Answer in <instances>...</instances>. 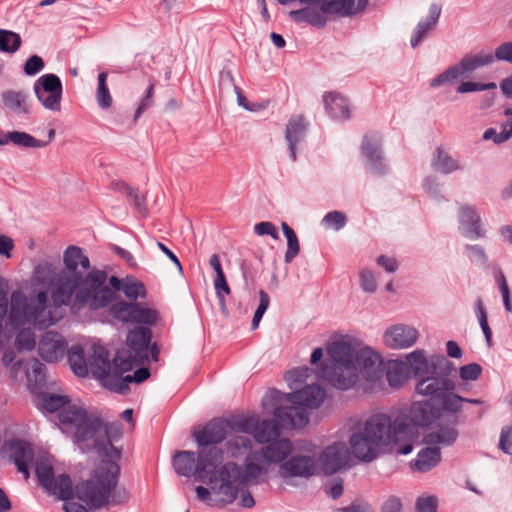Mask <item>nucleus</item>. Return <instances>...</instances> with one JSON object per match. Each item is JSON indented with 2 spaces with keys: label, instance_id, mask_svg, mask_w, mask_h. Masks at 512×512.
<instances>
[{
  "label": "nucleus",
  "instance_id": "1",
  "mask_svg": "<svg viewBox=\"0 0 512 512\" xmlns=\"http://www.w3.org/2000/svg\"><path fill=\"white\" fill-rule=\"evenodd\" d=\"M64 268L55 272L50 262L39 263L34 274L41 284H49L52 303L48 293L39 291L36 296H25L19 291L11 295L10 321L19 326L33 324L39 329H46L63 318V306L72 301L75 306H88L91 310L106 308L115 294L103 284L107 281L104 270L90 269V260L82 248L70 245L63 253Z\"/></svg>",
  "mask_w": 512,
  "mask_h": 512
},
{
  "label": "nucleus",
  "instance_id": "2",
  "mask_svg": "<svg viewBox=\"0 0 512 512\" xmlns=\"http://www.w3.org/2000/svg\"><path fill=\"white\" fill-rule=\"evenodd\" d=\"M66 395L42 393L39 407L48 413L58 410L60 423L73 433V441L82 453L95 451L99 455L121 458L122 450L114 446L122 437L118 422H104L97 412H88L83 407L70 405Z\"/></svg>",
  "mask_w": 512,
  "mask_h": 512
},
{
  "label": "nucleus",
  "instance_id": "3",
  "mask_svg": "<svg viewBox=\"0 0 512 512\" xmlns=\"http://www.w3.org/2000/svg\"><path fill=\"white\" fill-rule=\"evenodd\" d=\"M407 361L416 381V393L437 404L441 411L458 416L463 403L482 404L480 399L465 398L455 392L457 385L451 377L455 366L444 355L427 357L423 349H417L407 355Z\"/></svg>",
  "mask_w": 512,
  "mask_h": 512
},
{
  "label": "nucleus",
  "instance_id": "4",
  "mask_svg": "<svg viewBox=\"0 0 512 512\" xmlns=\"http://www.w3.org/2000/svg\"><path fill=\"white\" fill-rule=\"evenodd\" d=\"M333 363L320 366V376L340 390L352 388L359 375L373 384L379 382L385 373L383 358L369 347L356 349L346 341H335L328 347Z\"/></svg>",
  "mask_w": 512,
  "mask_h": 512
},
{
  "label": "nucleus",
  "instance_id": "5",
  "mask_svg": "<svg viewBox=\"0 0 512 512\" xmlns=\"http://www.w3.org/2000/svg\"><path fill=\"white\" fill-rule=\"evenodd\" d=\"M348 443L355 458L370 463L382 451L398 445L400 441L393 428L392 418L385 413H376L351 425Z\"/></svg>",
  "mask_w": 512,
  "mask_h": 512
},
{
  "label": "nucleus",
  "instance_id": "6",
  "mask_svg": "<svg viewBox=\"0 0 512 512\" xmlns=\"http://www.w3.org/2000/svg\"><path fill=\"white\" fill-rule=\"evenodd\" d=\"M105 457L95 471L94 479L76 485V497L92 509H100L109 503L120 505L128 502L130 495L124 487L117 488L120 477V458Z\"/></svg>",
  "mask_w": 512,
  "mask_h": 512
},
{
  "label": "nucleus",
  "instance_id": "7",
  "mask_svg": "<svg viewBox=\"0 0 512 512\" xmlns=\"http://www.w3.org/2000/svg\"><path fill=\"white\" fill-rule=\"evenodd\" d=\"M223 461V451L219 447L193 451H179L173 457V467L179 476L190 477L211 484L216 495L218 467Z\"/></svg>",
  "mask_w": 512,
  "mask_h": 512
},
{
  "label": "nucleus",
  "instance_id": "8",
  "mask_svg": "<svg viewBox=\"0 0 512 512\" xmlns=\"http://www.w3.org/2000/svg\"><path fill=\"white\" fill-rule=\"evenodd\" d=\"M263 473L260 465L245 459L244 469L234 462H227L218 468L216 495L224 503H232L239 491Z\"/></svg>",
  "mask_w": 512,
  "mask_h": 512
},
{
  "label": "nucleus",
  "instance_id": "9",
  "mask_svg": "<svg viewBox=\"0 0 512 512\" xmlns=\"http://www.w3.org/2000/svg\"><path fill=\"white\" fill-rule=\"evenodd\" d=\"M434 419L433 406L426 400L413 402L409 413L397 415L392 423L399 441H402L414 434L417 427L428 426Z\"/></svg>",
  "mask_w": 512,
  "mask_h": 512
},
{
  "label": "nucleus",
  "instance_id": "10",
  "mask_svg": "<svg viewBox=\"0 0 512 512\" xmlns=\"http://www.w3.org/2000/svg\"><path fill=\"white\" fill-rule=\"evenodd\" d=\"M268 396L274 406V420L278 421L280 429L304 428L309 423V414L306 408L297 404L286 407L280 405L283 401L286 402L285 394L272 389Z\"/></svg>",
  "mask_w": 512,
  "mask_h": 512
},
{
  "label": "nucleus",
  "instance_id": "11",
  "mask_svg": "<svg viewBox=\"0 0 512 512\" xmlns=\"http://www.w3.org/2000/svg\"><path fill=\"white\" fill-rule=\"evenodd\" d=\"M110 315L123 323L154 325L158 319L155 309L142 306L137 302L119 300L109 307Z\"/></svg>",
  "mask_w": 512,
  "mask_h": 512
},
{
  "label": "nucleus",
  "instance_id": "12",
  "mask_svg": "<svg viewBox=\"0 0 512 512\" xmlns=\"http://www.w3.org/2000/svg\"><path fill=\"white\" fill-rule=\"evenodd\" d=\"M34 94L41 105L49 111L59 112L63 85L61 79L53 73L40 76L33 84Z\"/></svg>",
  "mask_w": 512,
  "mask_h": 512
},
{
  "label": "nucleus",
  "instance_id": "13",
  "mask_svg": "<svg viewBox=\"0 0 512 512\" xmlns=\"http://www.w3.org/2000/svg\"><path fill=\"white\" fill-rule=\"evenodd\" d=\"M307 454L295 453L278 467V475L286 483L293 478H309L316 474L317 462L315 453L307 450Z\"/></svg>",
  "mask_w": 512,
  "mask_h": 512
},
{
  "label": "nucleus",
  "instance_id": "14",
  "mask_svg": "<svg viewBox=\"0 0 512 512\" xmlns=\"http://www.w3.org/2000/svg\"><path fill=\"white\" fill-rule=\"evenodd\" d=\"M366 169L381 177L387 174L389 167L382 150V139L378 133L366 134L360 146Z\"/></svg>",
  "mask_w": 512,
  "mask_h": 512
},
{
  "label": "nucleus",
  "instance_id": "15",
  "mask_svg": "<svg viewBox=\"0 0 512 512\" xmlns=\"http://www.w3.org/2000/svg\"><path fill=\"white\" fill-rule=\"evenodd\" d=\"M458 424L459 417L454 414H451L448 419L440 418L433 429L423 436V444L440 447V449L453 446L459 437Z\"/></svg>",
  "mask_w": 512,
  "mask_h": 512
},
{
  "label": "nucleus",
  "instance_id": "16",
  "mask_svg": "<svg viewBox=\"0 0 512 512\" xmlns=\"http://www.w3.org/2000/svg\"><path fill=\"white\" fill-rule=\"evenodd\" d=\"M351 451L344 442H334L320 453V462L325 474L332 475L348 466Z\"/></svg>",
  "mask_w": 512,
  "mask_h": 512
},
{
  "label": "nucleus",
  "instance_id": "17",
  "mask_svg": "<svg viewBox=\"0 0 512 512\" xmlns=\"http://www.w3.org/2000/svg\"><path fill=\"white\" fill-rule=\"evenodd\" d=\"M229 421L223 418H214L210 420L202 429L194 431L193 437L199 447L209 449L217 447L226 439Z\"/></svg>",
  "mask_w": 512,
  "mask_h": 512
},
{
  "label": "nucleus",
  "instance_id": "18",
  "mask_svg": "<svg viewBox=\"0 0 512 512\" xmlns=\"http://www.w3.org/2000/svg\"><path fill=\"white\" fill-rule=\"evenodd\" d=\"M418 336L419 332L416 328L406 324H396L385 331L383 341L391 349H407L416 343Z\"/></svg>",
  "mask_w": 512,
  "mask_h": 512
},
{
  "label": "nucleus",
  "instance_id": "19",
  "mask_svg": "<svg viewBox=\"0 0 512 512\" xmlns=\"http://www.w3.org/2000/svg\"><path fill=\"white\" fill-rule=\"evenodd\" d=\"M67 349V342L64 337L54 331L46 332L40 339L38 345L39 355L47 362H57L62 359Z\"/></svg>",
  "mask_w": 512,
  "mask_h": 512
},
{
  "label": "nucleus",
  "instance_id": "20",
  "mask_svg": "<svg viewBox=\"0 0 512 512\" xmlns=\"http://www.w3.org/2000/svg\"><path fill=\"white\" fill-rule=\"evenodd\" d=\"M326 396L325 390L317 385H307L303 389L285 394L286 402L297 404L304 408H318Z\"/></svg>",
  "mask_w": 512,
  "mask_h": 512
},
{
  "label": "nucleus",
  "instance_id": "21",
  "mask_svg": "<svg viewBox=\"0 0 512 512\" xmlns=\"http://www.w3.org/2000/svg\"><path fill=\"white\" fill-rule=\"evenodd\" d=\"M152 331L149 327L136 326L126 336V345L134 353L139 363L148 360V348L151 344Z\"/></svg>",
  "mask_w": 512,
  "mask_h": 512
},
{
  "label": "nucleus",
  "instance_id": "22",
  "mask_svg": "<svg viewBox=\"0 0 512 512\" xmlns=\"http://www.w3.org/2000/svg\"><path fill=\"white\" fill-rule=\"evenodd\" d=\"M459 231L470 240L484 237L485 230L481 227V218L473 206L462 205L460 207Z\"/></svg>",
  "mask_w": 512,
  "mask_h": 512
},
{
  "label": "nucleus",
  "instance_id": "23",
  "mask_svg": "<svg viewBox=\"0 0 512 512\" xmlns=\"http://www.w3.org/2000/svg\"><path fill=\"white\" fill-rule=\"evenodd\" d=\"M92 353L89 354L88 369L95 379L102 384L111 376L112 362L109 359L108 351L101 345H92Z\"/></svg>",
  "mask_w": 512,
  "mask_h": 512
},
{
  "label": "nucleus",
  "instance_id": "24",
  "mask_svg": "<svg viewBox=\"0 0 512 512\" xmlns=\"http://www.w3.org/2000/svg\"><path fill=\"white\" fill-rule=\"evenodd\" d=\"M293 453V444L288 438H275L267 442L259 451L260 456L268 463L286 461Z\"/></svg>",
  "mask_w": 512,
  "mask_h": 512
},
{
  "label": "nucleus",
  "instance_id": "25",
  "mask_svg": "<svg viewBox=\"0 0 512 512\" xmlns=\"http://www.w3.org/2000/svg\"><path fill=\"white\" fill-rule=\"evenodd\" d=\"M9 451L11 458L17 467V470L22 473L27 479L30 475L29 470L34 461V451L32 446L24 440H13L9 442Z\"/></svg>",
  "mask_w": 512,
  "mask_h": 512
},
{
  "label": "nucleus",
  "instance_id": "26",
  "mask_svg": "<svg viewBox=\"0 0 512 512\" xmlns=\"http://www.w3.org/2000/svg\"><path fill=\"white\" fill-rule=\"evenodd\" d=\"M308 128V122L302 115H293L285 131V139L288 143L289 155L293 162L297 160L296 146L304 140Z\"/></svg>",
  "mask_w": 512,
  "mask_h": 512
},
{
  "label": "nucleus",
  "instance_id": "27",
  "mask_svg": "<svg viewBox=\"0 0 512 512\" xmlns=\"http://www.w3.org/2000/svg\"><path fill=\"white\" fill-rule=\"evenodd\" d=\"M441 11L442 9L440 5L435 3L430 5L428 16L418 22L412 33L410 39L412 48L419 46L427 37L428 33L435 29L441 15Z\"/></svg>",
  "mask_w": 512,
  "mask_h": 512
},
{
  "label": "nucleus",
  "instance_id": "28",
  "mask_svg": "<svg viewBox=\"0 0 512 512\" xmlns=\"http://www.w3.org/2000/svg\"><path fill=\"white\" fill-rule=\"evenodd\" d=\"M4 106L17 115H29L31 113V100L26 91L8 89L1 93Z\"/></svg>",
  "mask_w": 512,
  "mask_h": 512
},
{
  "label": "nucleus",
  "instance_id": "29",
  "mask_svg": "<svg viewBox=\"0 0 512 512\" xmlns=\"http://www.w3.org/2000/svg\"><path fill=\"white\" fill-rule=\"evenodd\" d=\"M366 2L367 0H358V8H355V0H323L320 10L327 15L352 16L363 8Z\"/></svg>",
  "mask_w": 512,
  "mask_h": 512
},
{
  "label": "nucleus",
  "instance_id": "30",
  "mask_svg": "<svg viewBox=\"0 0 512 512\" xmlns=\"http://www.w3.org/2000/svg\"><path fill=\"white\" fill-rule=\"evenodd\" d=\"M441 459L440 447L426 445L418 452L416 459L410 462V466L418 472L425 473L436 467Z\"/></svg>",
  "mask_w": 512,
  "mask_h": 512
},
{
  "label": "nucleus",
  "instance_id": "31",
  "mask_svg": "<svg viewBox=\"0 0 512 512\" xmlns=\"http://www.w3.org/2000/svg\"><path fill=\"white\" fill-rule=\"evenodd\" d=\"M326 112L335 119L346 121L350 119L351 112L346 98L338 93L329 92L323 96Z\"/></svg>",
  "mask_w": 512,
  "mask_h": 512
},
{
  "label": "nucleus",
  "instance_id": "32",
  "mask_svg": "<svg viewBox=\"0 0 512 512\" xmlns=\"http://www.w3.org/2000/svg\"><path fill=\"white\" fill-rule=\"evenodd\" d=\"M323 14L321 10L307 6L290 11L289 17L296 23H308L316 28H323L327 23V19Z\"/></svg>",
  "mask_w": 512,
  "mask_h": 512
},
{
  "label": "nucleus",
  "instance_id": "33",
  "mask_svg": "<svg viewBox=\"0 0 512 512\" xmlns=\"http://www.w3.org/2000/svg\"><path fill=\"white\" fill-rule=\"evenodd\" d=\"M69 365L78 377H86L89 374V354L86 355L84 349L80 345H73L68 351Z\"/></svg>",
  "mask_w": 512,
  "mask_h": 512
},
{
  "label": "nucleus",
  "instance_id": "34",
  "mask_svg": "<svg viewBox=\"0 0 512 512\" xmlns=\"http://www.w3.org/2000/svg\"><path fill=\"white\" fill-rule=\"evenodd\" d=\"M280 435L281 429L278 421L274 419H266L257 421L253 437L256 442L266 444L267 442L280 437Z\"/></svg>",
  "mask_w": 512,
  "mask_h": 512
},
{
  "label": "nucleus",
  "instance_id": "35",
  "mask_svg": "<svg viewBox=\"0 0 512 512\" xmlns=\"http://www.w3.org/2000/svg\"><path fill=\"white\" fill-rule=\"evenodd\" d=\"M495 62V57L492 53H479L475 55H467L463 57L458 63L462 74L472 73L475 70L491 65Z\"/></svg>",
  "mask_w": 512,
  "mask_h": 512
},
{
  "label": "nucleus",
  "instance_id": "36",
  "mask_svg": "<svg viewBox=\"0 0 512 512\" xmlns=\"http://www.w3.org/2000/svg\"><path fill=\"white\" fill-rule=\"evenodd\" d=\"M61 500L73 499L76 487L73 489L71 478L67 474H61L53 480V484L47 489Z\"/></svg>",
  "mask_w": 512,
  "mask_h": 512
},
{
  "label": "nucleus",
  "instance_id": "37",
  "mask_svg": "<svg viewBox=\"0 0 512 512\" xmlns=\"http://www.w3.org/2000/svg\"><path fill=\"white\" fill-rule=\"evenodd\" d=\"M432 167L443 174H450L462 168L456 160L441 148H437L434 152Z\"/></svg>",
  "mask_w": 512,
  "mask_h": 512
},
{
  "label": "nucleus",
  "instance_id": "38",
  "mask_svg": "<svg viewBox=\"0 0 512 512\" xmlns=\"http://www.w3.org/2000/svg\"><path fill=\"white\" fill-rule=\"evenodd\" d=\"M7 143L11 141L13 144L23 148H43L47 146V142H43L26 132L12 131L6 134Z\"/></svg>",
  "mask_w": 512,
  "mask_h": 512
},
{
  "label": "nucleus",
  "instance_id": "39",
  "mask_svg": "<svg viewBox=\"0 0 512 512\" xmlns=\"http://www.w3.org/2000/svg\"><path fill=\"white\" fill-rule=\"evenodd\" d=\"M226 447L230 457L239 458L252 449V441L247 436L237 435L227 441Z\"/></svg>",
  "mask_w": 512,
  "mask_h": 512
},
{
  "label": "nucleus",
  "instance_id": "40",
  "mask_svg": "<svg viewBox=\"0 0 512 512\" xmlns=\"http://www.w3.org/2000/svg\"><path fill=\"white\" fill-rule=\"evenodd\" d=\"M45 371L46 366L38 359H33V361L30 364V371H28L27 373V378L34 392L45 386Z\"/></svg>",
  "mask_w": 512,
  "mask_h": 512
},
{
  "label": "nucleus",
  "instance_id": "41",
  "mask_svg": "<svg viewBox=\"0 0 512 512\" xmlns=\"http://www.w3.org/2000/svg\"><path fill=\"white\" fill-rule=\"evenodd\" d=\"M407 367L402 362H394L386 371V379L392 388L401 387L407 380Z\"/></svg>",
  "mask_w": 512,
  "mask_h": 512
},
{
  "label": "nucleus",
  "instance_id": "42",
  "mask_svg": "<svg viewBox=\"0 0 512 512\" xmlns=\"http://www.w3.org/2000/svg\"><path fill=\"white\" fill-rule=\"evenodd\" d=\"M107 72L103 71L98 75L96 99L101 109H108L112 105V96L107 85Z\"/></svg>",
  "mask_w": 512,
  "mask_h": 512
},
{
  "label": "nucleus",
  "instance_id": "43",
  "mask_svg": "<svg viewBox=\"0 0 512 512\" xmlns=\"http://www.w3.org/2000/svg\"><path fill=\"white\" fill-rule=\"evenodd\" d=\"M21 37L18 33L0 29V50L6 53H14L21 46Z\"/></svg>",
  "mask_w": 512,
  "mask_h": 512
},
{
  "label": "nucleus",
  "instance_id": "44",
  "mask_svg": "<svg viewBox=\"0 0 512 512\" xmlns=\"http://www.w3.org/2000/svg\"><path fill=\"white\" fill-rule=\"evenodd\" d=\"M122 292L128 299L133 301H136L138 298L146 297V289L144 284L132 276L126 277Z\"/></svg>",
  "mask_w": 512,
  "mask_h": 512
},
{
  "label": "nucleus",
  "instance_id": "45",
  "mask_svg": "<svg viewBox=\"0 0 512 512\" xmlns=\"http://www.w3.org/2000/svg\"><path fill=\"white\" fill-rule=\"evenodd\" d=\"M512 136V119L501 126V131L497 132L494 128H488L483 134L484 140H493L495 144H501L509 140Z\"/></svg>",
  "mask_w": 512,
  "mask_h": 512
},
{
  "label": "nucleus",
  "instance_id": "46",
  "mask_svg": "<svg viewBox=\"0 0 512 512\" xmlns=\"http://www.w3.org/2000/svg\"><path fill=\"white\" fill-rule=\"evenodd\" d=\"M115 188L119 192L127 195L133 201L134 206L139 212H143L146 209V198L137 189L130 187L125 182L116 183Z\"/></svg>",
  "mask_w": 512,
  "mask_h": 512
},
{
  "label": "nucleus",
  "instance_id": "47",
  "mask_svg": "<svg viewBox=\"0 0 512 512\" xmlns=\"http://www.w3.org/2000/svg\"><path fill=\"white\" fill-rule=\"evenodd\" d=\"M134 382L133 375H126V376H109V378L105 381L103 384L108 389L115 391L120 394H126L130 388L129 384Z\"/></svg>",
  "mask_w": 512,
  "mask_h": 512
},
{
  "label": "nucleus",
  "instance_id": "48",
  "mask_svg": "<svg viewBox=\"0 0 512 512\" xmlns=\"http://www.w3.org/2000/svg\"><path fill=\"white\" fill-rule=\"evenodd\" d=\"M461 69L457 64L449 67L444 72L440 73L430 81V87L437 88L447 83H451L460 76H462Z\"/></svg>",
  "mask_w": 512,
  "mask_h": 512
},
{
  "label": "nucleus",
  "instance_id": "49",
  "mask_svg": "<svg viewBox=\"0 0 512 512\" xmlns=\"http://www.w3.org/2000/svg\"><path fill=\"white\" fill-rule=\"evenodd\" d=\"M35 473L39 484L46 490L49 489L55 479L53 467L46 462H38L35 466Z\"/></svg>",
  "mask_w": 512,
  "mask_h": 512
},
{
  "label": "nucleus",
  "instance_id": "50",
  "mask_svg": "<svg viewBox=\"0 0 512 512\" xmlns=\"http://www.w3.org/2000/svg\"><path fill=\"white\" fill-rule=\"evenodd\" d=\"M135 362L139 361L134 358H124L119 354H116L113 358L111 365V377L112 376H122L125 372H128L133 369Z\"/></svg>",
  "mask_w": 512,
  "mask_h": 512
},
{
  "label": "nucleus",
  "instance_id": "51",
  "mask_svg": "<svg viewBox=\"0 0 512 512\" xmlns=\"http://www.w3.org/2000/svg\"><path fill=\"white\" fill-rule=\"evenodd\" d=\"M15 345L18 351H31L35 348V334L30 328L21 329L15 339Z\"/></svg>",
  "mask_w": 512,
  "mask_h": 512
},
{
  "label": "nucleus",
  "instance_id": "52",
  "mask_svg": "<svg viewBox=\"0 0 512 512\" xmlns=\"http://www.w3.org/2000/svg\"><path fill=\"white\" fill-rule=\"evenodd\" d=\"M465 254L469 258V260L480 266L488 265V255L486 254L484 248L480 245H465Z\"/></svg>",
  "mask_w": 512,
  "mask_h": 512
},
{
  "label": "nucleus",
  "instance_id": "53",
  "mask_svg": "<svg viewBox=\"0 0 512 512\" xmlns=\"http://www.w3.org/2000/svg\"><path fill=\"white\" fill-rule=\"evenodd\" d=\"M311 369L307 366L297 367L289 370L285 374V380L288 382L291 389H294V384H301L309 377Z\"/></svg>",
  "mask_w": 512,
  "mask_h": 512
},
{
  "label": "nucleus",
  "instance_id": "54",
  "mask_svg": "<svg viewBox=\"0 0 512 512\" xmlns=\"http://www.w3.org/2000/svg\"><path fill=\"white\" fill-rule=\"evenodd\" d=\"M259 305L254 313V316H253V319H252V323H251V329L252 330H255L258 328L259 326V323L263 317V315L265 314V312L267 311L268 307H269V304H270V298H269V295L264 291V290H260L259 292Z\"/></svg>",
  "mask_w": 512,
  "mask_h": 512
},
{
  "label": "nucleus",
  "instance_id": "55",
  "mask_svg": "<svg viewBox=\"0 0 512 512\" xmlns=\"http://www.w3.org/2000/svg\"><path fill=\"white\" fill-rule=\"evenodd\" d=\"M347 222L346 215L341 211H330L322 219V223L336 231L342 229Z\"/></svg>",
  "mask_w": 512,
  "mask_h": 512
},
{
  "label": "nucleus",
  "instance_id": "56",
  "mask_svg": "<svg viewBox=\"0 0 512 512\" xmlns=\"http://www.w3.org/2000/svg\"><path fill=\"white\" fill-rule=\"evenodd\" d=\"M497 84L495 82L479 83V82H462L457 87V92L464 94L476 91L496 90Z\"/></svg>",
  "mask_w": 512,
  "mask_h": 512
},
{
  "label": "nucleus",
  "instance_id": "57",
  "mask_svg": "<svg viewBox=\"0 0 512 512\" xmlns=\"http://www.w3.org/2000/svg\"><path fill=\"white\" fill-rule=\"evenodd\" d=\"M360 287L366 293H374L377 290V281L373 272L369 269H362L359 273Z\"/></svg>",
  "mask_w": 512,
  "mask_h": 512
},
{
  "label": "nucleus",
  "instance_id": "58",
  "mask_svg": "<svg viewBox=\"0 0 512 512\" xmlns=\"http://www.w3.org/2000/svg\"><path fill=\"white\" fill-rule=\"evenodd\" d=\"M153 95H154V83H150L148 86L144 97L141 99L139 106L137 107L133 122L136 123L139 117L142 115L144 111L150 108L153 105Z\"/></svg>",
  "mask_w": 512,
  "mask_h": 512
},
{
  "label": "nucleus",
  "instance_id": "59",
  "mask_svg": "<svg viewBox=\"0 0 512 512\" xmlns=\"http://www.w3.org/2000/svg\"><path fill=\"white\" fill-rule=\"evenodd\" d=\"M45 67L43 59L38 55L30 56L24 63L23 71L27 76H35Z\"/></svg>",
  "mask_w": 512,
  "mask_h": 512
},
{
  "label": "nucleus",
  "instance_id": "60",
  "mask_svg": "<svg viewBox=\"0 0 512 512\" xmlns=\"http://www.w3.org/2000/svg\"><path fill=\"white\" fill-rule=\"evenodd\" d=\"M482 373V367L477 363H470L460 367L459 375L464 381H476Z\"/></svg>",
  "mask_w": 512,
  "mask_h": 512
},
{
  "label": "nucleus",
  "instance_id": "61",
  "mask_svg": "<svg viewBox=\"0 0 512 512\" xmlns=\"http://www.w3.org/2000/svg\"><path fill=\"white\" fill-rule=\"evenodd\" d=\"M495 61H503L512 64V41L500 44L493 54Z\"/></svg>",
  "mask_w": 512,
  "mask_h": 512
},
{
  "label": "nucleus",
  "instance_id": "62",
  "mask_svg": "<svg viewBox=\"0 0 512 512\" xmlns=\"http://www.w3.org/2000/svg\"><path fill=\"white\" fill-rule=\"evenodd\" d=\"M254 232L258 236L269 235L274 240L279 239V233H278L277 227L273 223L268 222V221H262V222L257 223L254 226Z\"/></svg>",
  "mask_w": 512,
  "mask_h": 512
},
{
  "label": "nucleus",
  "instance_id": "63",
  "mask_svg": "<svg viewBox=\"0 0 512 512\" xmlns=\"http://www.w3.org/2000/svg\"><path fill=\"white\" fill-rule=\"evenodd\" d=\"M423 187L426 193L433 199L437 201H441L444 199V196L441 193L439 183L433 177L425 178L423 182Z\"/></svg>",
  "mask_w": 512,
  "mask_h": 512
},
{
  "label": "nucleus",
  "instance_id": "64",
  "mask_svg": "<svg viewBox=\"0 0 512 512\" xmlns=\"http://www.w3.org/2000/svg\"><path fill=\"white\" fill-rule=\"evenodd\" d=\"M437 498L435 496L419 497L416 501L417 512H437Z\"/></svg>",
  "mask_w": 512,
  "mask_h": 512
}]
</instances>
